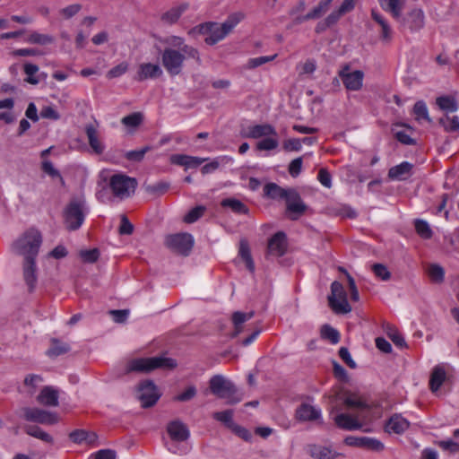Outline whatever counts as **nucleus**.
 Masks as SVG:
<instances>
[{"label": "nucleus", "mask_w": 459, "mask_h": 459, "mask_svg": "<svg viewBox=\"0 0 459 459\" xmlns=\"http://www.w3.org/2000/svg\"><path fill=\"white\" fill-rule=\"evenodd\" d=\"M40 231L30 228L21 233L10 245V251L22 258V277L30 292L34 291L38 283L37 258L42 246Z\"/></svg>", "instance_id": "nucleus-1"}, {"label": "nucleus", "mask_w": 459, "mask_h": 459, "mask_svg": "<svg viewBox=\"0 0 459 459\" xmlns=\"http://www.w3.org/2000/svg\"><path fill=\"white\" fill-rule=\"evenodd\" d=\"M166 45L161 54V63L170 76L181 74L185 60L191 58L197 63L201 62L200 54L197 48L185 43L182 37L170 35L162 39Z\"/></svg>", "instance_id": "nucleus-2"}, {"label": "nucleus", "mask_w": 459, "mask_h": 459, "mask_svg": "<svg viewBox=\"0 0 459 459\" xmlns=\"http://www.w3.org/2000/svg\"><path fill=\"white\" fill-rule=\"evenodd\" d=\"M244 18V13L236 12L230 14L222 23L204 22L194 27L188 33L193 37L204 36V42L212 46L224 39Z\"/></svg>", "instance_id": "nucleus-3"}, {"label": "nucleus", "mask_w": 459, "mask_h": 459, "mask_svg": "<svg viewBox=\"0 0 459 459\" xmlns=\"http://www.w3.org/2000/svg\"><path fill=\"white\" fill-rule=\"evenodd\" d=\"M89 209L84 197L72 198L63 210L64 225L68 230H76L83 223Z\"/></svg>", "instance_id": "nucleus-4"}, {"label": "nucleus", "mask_w": 459, "mask_h": 459, "mask_svg": "<svg viewBox=\"0 0 459 459\" xmlns=\"http://www.w3.org/2000/svg\"><path fill=\"white\" fill-rule=\"evenodd\" d=\"M108 186L115 198L124 200L134 193L137 181L124 173H115L108 178Z\"/></svg>", "instance_id": "nucleus-5"}, {"label": "nucleus", "mask_w": 459, "mask_h": 459, "mask_svg": "<svg viewBox=\"0 0 459 459\" xmlns=\"http://www.w3.org/2000/svg\"><path fill=\"white\" fill-rule=\"evenodd\" d=\"M175 361L172 359L163 357L139 358L130 360L126 365L127 372H149L159 368H174Z\"/></svg>", "instance_id": "nucleus-6"}, {"label": "nucleus", "mask_w": 459, "mask_h": 459, "mask_svg": "<svg viewBox=\"0 0 459 459\" xmlns=\"http://www.w3.org/2000/svg\"><path fill=\"white\" fill-rule=\"evenodd\" d=\"M210 389L218 397L227 399L228 403H237L241 400V398L234 397L237 393L236 387L222 376L217 375L211 378Z\"/></svg>", "instance_id": "nucleus-7"}, {"label": "nucleus", "mask_w": 459, "mask_h": 459, "mask_svg": "<svg viewBox=\"0 0 459 459\" xmlns=\"http://www.w3.org/2000/svg\"><path fill=\"white\" fill-rule=\"evenodd\" d=\"M331 308L336 314H347L351 311L346 291L342 283L333 281L331 285V294L328 297Z\"/></svg>", "instance_id": "nucleus-8"}, {"label": "nucleus", "mask_w": 459, "mask_h": 459, "mask_svg": "<svg viewBox=\"0 0 459 459\" xmlns=\"http://www.w3.org/2000/svg\"><path fill=\"white\" fill-rule=\"evenodd\" d=\"M425 13L421 8L414 7L409 10L405 14L401 13L395 21L402 29L408 30L411 32H417L425 26Z\"/></svg>", "instance_id": "nucleus-9"}, {"label": "nucleus", "mask_w": 459, "mask_h": 459, "mask_svg": "<svg viewBox=\"0 0 459 459\" xmlns=\"http://www.w3.org/2000/svg\"><path fill=\"white\" fill-rule=\"evenodd\" d=\"M343 86L349 91H359L363 87L364 72L352 69L350 65H344L338 72Z\"/></svg>", "instance_id": "nucleus-10"}, {"label": "nucleus", "mask_w": 459, "mask_h": 459, "mask_svg": "<svg viewBox=\"0 0 459 459\" xmlns=\"http://www.w3.org/2000/svg\"><path fill=\"white\" fill-rule=\"evenodd\" d=\"M137 396L143 407H151L157 403L160 393L153 382L145 380L139 385Z\"/></svg>", "instance_id": "nucleus-11"}, {"label": "nucleus", "mask_w": 459, "mask_h": 459, "mask_svg": "<svg viewBox=\"0 0 459 459\" xmlns=\"http://www.w3.org/2000/svg\"><path fill=\"white\" fill-rule=\"evenodd\" d=\"M166 245L175 252L187 255L194 245V238L188 233H178L168 236Z\"/></svg>", "instance_id": "nucleus-12"}, {"label": "nucleus", "mask_w": 459, "mask_h": 459, "mask_svg": "<svg viewBox=\"0 0 459 459\" xmlns=\"http://www.w3.org/2000/svg\"><path fill=\"white\" fill-rule=\"evenodd\" d=\"M24 418L29 421L46 425H54L59 420L56 413L37 408L25 409Z\"/></svg>", "instance_id": "nucleus-13"}, {"label": "nucleus", "mask_w": 459, "mask_h": 459, "mask_svg": "<svg viewBox=\"0 0 459 459\" xmlns=\"http://www.w3.org/2000/svg\"><path fill=\"white\" fill-rule=\"evenodd\" d=\"M344 444L349 446L365 448L379 452L384 449V444L377 438L368 437L348 436L344 438Z\"/></svg>", "instance_id": "nucleus-14"}, {"label": "nucleus", "mask_w": 459, "mask_h": 459, "mask_svg": "<svg viewBox=\"0 0 459 459\" xmlns=\"http://www.w3.org/2000/svg\"><path fill=\"white\" fill-rule=\"evenodd\" d=\"M366 415L356 413L355 415L348 413H340L334 417L335 424L343 429L355 430L362 427L361 420H365Z\"/></svg>", "instance_id": "nucleus-15"}, {"label": "nucleus", "mask_w": 459, "mask_h": 459, "mask_svg": "<svg viewBox=\"0 0 459 459\" xmlns=\"http://www.w3.org/2000/svg\"><path fill=\"white\" fill-rule=\"evenodd\" d=\"M287 211L290 213L292 220L298 219L307 210L306 204L301 200L299 195L294 191L290 190L286 198Z\"/></svg>", "instance_id": "nucleus-16"}, {"label": "nucleus", "mask_w": 459, "mask_h": 459, "mask_svg": "<svg viewBox=\"0 0 459 459\" xmlns=\"http://www.w3.org/2000/svg\"><path fill=\"white\" fill-rule=\"evenodd\" d=\"M163 74L160 65L152 63H142L138 66L136 80L143 82L148 79H156Z\"/></svg>", "instance_id": "nucleus-17"}, {"label": "nucleus", "mask_w": 459, "mask_h": 459, "mask_svg": "<svg viewBox=\"0 0 459 459\" xmlns=\"http://www.w3.org/2000/svg\"><path fill=\"white\" fill-rule=\"evenodd\" d=\"M169 437L175 442H183L188 439L190 432L185 423L177 420L169 422L167 426Z\"/></svg>", "instance_id": "nucleus-18"}, {"label": "nucleus", "mask_w": 459, "mask_h": 459, "mask_svg": "<svg viewBox=\"0 0 459 459\" xmlns=\"http://www.w3.org/2000/svg\"><path fill=\"white\" fill-rule=\"evenodd\" d=\"M295 416L299 421H313L321 418V410L311 403H303L297 408Z\"/></svg>", "instance_id": "nucleus-19"}, {"label": "nucleus", "mask_w": 459, "mask_h": 459, "mask_svg": "<svg viewBox=\"0 0 459 459\" xmlns=\"http://www.w3.org/2000/svg\"><path fill=\"white\" fill-rule=\"evenodd\" d=\"M412 169L413 165L411 163L403 161L389 169L388 178L396 181L406 180L411 176Z\"/></svg>", "instance_id": "nucleus-20"}, {"label": "nucleus", "mask_w": 459, "mask_h": 459, "mask_svg": "<svg viewBox=\"0 0 459 459\" xmlns=\"http://www.w3.org/2000/svg\"><path fill=\"white\" fill-rule=\"evenodd\" d=\"M307 453L314 459H336L342 454L334 451L330 446L322 445H310L307 447Z\"/></svg>", "instance_id": "nucleus-21"}, {"label": "nucleus", "mask_w": 459, "mask_h": 459, "mask_svg": "<svg viewBox=\"0 0 459 459\" xmlns=\"http://www.w3.org/2000/svg\"><path fill=\"white\" fill-rule=\"evenodd\" d=\"M410 427V422L401 414H394L385 424V430L388 433L402 434Z\"/></svg>", "instance_id": "nucleus-22"}, {"label": "nucleus", "mask_w": 459, "mask_h": 459, "mask_svg": "<svg viewBox=\"0 0 459 459\" xmlns=\"http://www.w3.org/2000/svg\"><path fill=\"white\" fill-rule=\"evenodd\" d=\"M70 439L79 445L96 446L98 436L95 432H90L84 429H77L70 434Z\"/></svg>", "instance_id": "nucleus-23"}, {"label": "nucleus", "mask_w": 459, "mask_h": 459, "mask_svg": "<svg viewBox=\"0 0 459 459\" xmlns=\"http://www.w3.org/2000/svg\"><path fill=\"white\" fill-rule=\"evenodd\" d=\"M287 247L286 236L283 232H277L269 240L268 250L271 255L281 256Z\"/></svg>", "instance_id": "nucleus-24"}, {"label": "nucleus", "mask_w": 459, "mask_h": 459, "mask_svg": "<svg viewBox=\"0 0 459 459\" xmlns=\"http://www.w3.org/2000/svg\"><path fill=\"white\" fill-rule=\"evenodd\" d=\"M275 128L269 124L255 125L247 127L245 136L247 138H264L272 134H275Z\"/></svg>", "instance_id": "nucleus-25"}, {"label": "nucleus", "mask_w": 459, "mask_h": 459, "mask_svg": "<svg viewBox=\"0 0 459 459\" xmlns=\"http://www.w3.org/2000/svg\"><path fill=\"white\" fill-rule=\"evenodd\" d=\"M86 135L90 147L96 154H101L105 151V144L100 139L99 133L94 126L87 125L85 127Z\"/></svg>", "instance_id": "nucleus-26"}, {"label": "nucleus", "mask_w": 459, "mask_h": 459, "mask_svg": "<svg viewBox=\"0 0 459 459\" xmlns=\"http://www.w3.org/2000/svg\"><path fill=\"white\" fill-rule=\"evenodd\" d=\"M330 3L321 0L318 4L314 7L306 15H298L296 17V24H301L309 20H315L321 17L329 8Z\"/></svg>", "instance_id": "nucleus-27"}, {"label": "nucleus", "mask_w": 459, "mask_h": 459, "mask_svg": "<svg viewBox=\"0 0 459 459\" xmlns=\"http://www.w3.org/2000/svg\"><path fill=\"white\" fill-rule=\"evenodd\" d=\"M23 70L26 75L24 81L32 85L39 84L47 76L44 73L39 74V68L34 64L26 63L23 65Z\"/></svg>", "instance_id": "nucleus-28"}, {"label": "nucleus", "mask_w": 459, "mask_h": 459, "mask_svg": "<svg viewBox=\"0 0 459 459\" xmlns=\"http://www.w3.org/2000/svg\"><path fill=\"white\" fill-rule=\"evenodd\" d=\"M378 2L383 10L390 13L394 20L400 17L405 5V0H378Z\"/></svg>", "instance_id": "nucleus-29"}, {"label": "nucleus", "mask_w": 459, "mask_h": 459, "mask_svg": "<svg viewBox=\"0 0 459 459\" xmlns=\"http://www.w3.org/2000/svg\"><path fill=\"white\" fill-rule=\"evenodd\" d=\"M39 403L47 406H56L58 404V393L51 386L44 387L38 396Z\"/></svg>", "instance_id": "nucleus-30"}, {"label": "nucleus", "mask_w": 459, "mask_h": 459, "mask_svg": "<svg viewBox=\"0 0 459 459\" xmlns=\"http://www.w3.org/2000/svg\"><path fill=\"white\" fill-rule=\"evenodd\" d=\"M446 374L443 366H436L430 375L429 387L433 393L438 391L444 381L446 380Z\"/></svg>", "instance_id": "nucleus-31"}, {"label": "nucleus", "mask_w": 459, "mask_h": 459, "mask_svg": "<svg viewBox=\"0 0 459 459\" xmlns=\"http://www.w3.org/2000/svg\"><path fill=\"white\" fill-rule=\"evenodd\" d=\"M344 404L349 409H357L359 414L366 415L368 408L364 401L355 394H349L344 398Z\"/></svg>", "instance_id": "nucleus-32"}, {"label": "nucleus", "mask_w": 459, "mask_h": 459, "mask_svg": "<svg viewBox=\"0 0 459 459\" xmlns=\"http://www.w3.org/2000/svg\"><path fill=\"white\" fill-rule=\"evenodd\" d=\"M372 19L381 27V39L384 41H390L392 39V29L384 16L376 10L371 12Z\"/></svg>", "instance_id": "nucleus-33"}, {"label": "nucleus", "mask_w": 459, "mask_h": 459, "mask_svg": "<svg viewBox=\"0 0 459 459\" xmlns=\"http://www.w3.org/2000/svg\"><path fill=\"white\" fill-rule=\"evenodd\" d=\"M143 121V115L141 112H134L121 119V123L125 126L128 133L133 134L141 126Z\"/></svg>", "instance_id": "nucleus-34"}, {"label": "nucleus", "mask_w": 459, "mask_h": 459, "mask_svg": "<svg viewBox=\"0 0 459 459\" xmlns=\"http://www.w3.org/2000/svg\"><path fill=\"white\" fill-rule=\"evenodd\" d=\"M436 104L446 113H453L458 109L457 101L451 96H441L437 98Z\"/></svg>", "instance_id": "nucleus-35"}, {"label": "nucleus", "mask_w": 459, "mask_h": 459, "mask_svg": "<svg viewBox=\"0 0 459 459\" xmlns=\"http://www.w3.org/2000/svg\"><path fill=\"white\" fill-rule=\"evenodd\" d=\"M25 41L30 44H39L41 46H46L54 43L55 38L49 34H43L38 31H32L29 34Z\"/></svg>", "instance_id": "nucleus-36"}, {"label": "nucleus", "mask_w": 459, "mask_h": 459, "mask_svg": "<svg viewBox=\"0 0 459 459\" xmlns=\"http://www.w3.org/2000/svg\"><path fill=\"white\" fill-rule=\"evenodd\" d=\"M289 191L274 183L266 184L264 187V195L272 199H285Z\"/></svg>", "instance_id": "nucleus-37"}, {"label": "nucleus", "mask_w": 459, "mask_h": 459, "mask_svg": "<svg viewBox=\"0 0 459 459\" xmlns=\"http://www.w3.org/2000/svg\"><path fill=\"white\" fill-rule=\"evenodd\" d=\"M221 206L230 208L233 212L238 214H247L248 208L240 200L236 198H226L221 201Z\"/></svg>", "instance_id": "nucleus-38"}, {"label": "nucleus", "mask_w": 459, "mask_h": 459, "mask_svg": "<svg viewBox=\"0 0 459 459\" xmlns=\"http://www.w3.org/2000/svg\"><path fill=\"white\" fill-rule=\"evenodd\" d=\"M439 124L444 127L445 131L452 134H459V117L457 116H444L439 119Z\"/></svg>", "instance_id": "nucleus-39"}, {"label": "nucleus", "mask_w": 459, "mask_h": 459, "mask_svg": "<svg viewBox=\"0 0 459 459\" xmlns=\"http://www.w3.org/2000/svg\"><path fill=\"white\" fill-rule=\"evenodd\" d=\"M253 317V313H243V312H235L232 316V322L234 325V335H238L242 332L243 324Z\"/></svg>", "instance_id": "nucleus-40"}, {"label": "nucleus", "mask_w": 459, "mask_h": 459, "mask_svg": "<svg viewBox=\"0 0 459 459\" xmlns=\"http://www.w3.org/2000/svg\"><path fill=\"white\" fill-rule=\"evenodd\" d=\"M279 140L278 134L275 131V134H272L270 136H266L257 142L256 149L259 151H272L278 147Z\"/></svg>", "instance_id": "nucleus-41"}, {"label": "nucleus", "mask_w": 459, "mask_h": 459, "mask_svg": "<svg viewBox=\"0 0 459 459\" xmlns=\"http://www.w3.org/2000/svg\"><path fill=\"white\" fill-rule=\"evenodd\" d=\"M25 432L28 435L39 438L46 443H53V437L38 426H26Z\"/></svg>", "instance_id": "nucleus-42"}, {"label": "nucleus", "mask_w": 459, "mask_h": 459, "mask_svg": "<svg viewBox=\"0 0 459 459\" xmlns=\"http://www.w3.org/2000/svg\"><path fill=\"white\" fill-rule=\"evenodd\" d=\"M427 273L432 282L441 283L444 281L445 271L437 264H429L427 268Z\"/></svg>", "instance_id": "nucleus-43"}, {"label": "nucleus", "mask_w": 459, "mask_h": 459, "mask_svg": "<svg viewBox=\"0 0 459 459\" xmlns=\"http://www.w3.org/2000/svg\"><path fill=\"white\" fill-rule=\"evenodd\" d=\"M413 115L415 116V119L417 121L425 120L427 122H431V119L429 116V109L426 103L422 100L417 101L413 107Z\"/></svg>", "instance_id": "nucleus-44"}, {"label": "nucleus", "mask_w": 459, "mask_h": 459, "mask_svg": "<svg viewBox=\"0 0 459 459\" xmlns=\"http://www.w3.org/2000/svg\"><path fill=\"white\" fill-rule=\"evenodd\" d=\"M414 227L417 234L424 238L429 239L432 237L433 231L429 224L424 220H416L414 221Z\"/></svg>", "instance_id": "nucleus-45"}, {"label": "nucleus", "mask_w": 459, "mask_h": 459, "mask_svg": "<svg viewBox=\"0 0 459 459\" xmlns=\"http://www.w3.org/2000/svg\"><path fill=\"white\" fill-rule=\"evenodd\" d=\"M186 10V5L185 4L173 7L163 14L162 20L169 23H174L179 19Z\"/></svg>", "instance_id": "nucleus-46"}, {"label": "nucleus", "mask_w": 459, "mask_h": 459, "mask_svg": "<svg viewBox=\"0 0 459 459\" xmlns=\"http://www.w3.org/2000/svg\"><path fill=\"white\" fill-rule=\"evenodd\" d=\"M321 337L329 340L331 343L336 344L340 341V333L333 327L325 325L321 328Z\"/></svg>", "instance_id": "nucleus-47"}, {"label": "nucleus", "mask_w": 459, "mask_h": 459, "mask_svg": "<svg viewBox=\"0 0 459 459\" xmlns=\"http://www.w3.org/2000/svg\"><path fill=\"white\" fill-rule=\"evenodd\" d=\"M344 15L339 8L333 10L324 21L323 24H317L316 31H320L324 27H330L336 23L341 17Z\"/></svg>", "instance_id": "nucleus-48"}, {"label": "nucleus", "mask_w": 459, "mask_h": 459, "mask_svg": "<svg viewBox=\"0 0 459 459\" xmlns=\"http://www.w3.org/2000/svg\"><path fill=\"white\" fill-rule=\"evenodd\" d=\"M277 55L274 54L273 56H258V57H253L249 58L245 65V67L247 69H254L262 65H264L268 62L273 61L276 58Z\"/></svg>", "instance_id": "nucleus-49"}, {"label": "nucleus", "mask_w": 459, "mask_h": 459, "mask_svg": "<svg viewBox=\"0 0 459 459\" xmlns=\"http://www.w3.org/2000/svg\"><path fill=\"white\" fill-rule=\"evenodd\" d=\"M39 116L42 118L49 119V120H53V121L59 120L61 117L59 112L52 105L44 106L40 110Z\"/></svg>", "instance_id": "nucleus-50"}, {"label": "nucleus", "mask_w": 459, "mask_h": 459, "mask_svg": "<svg viewBox=\"0 0 459 459\" xmlns=\"http://www.w3.org/2000/svg\"><path fill=\"white\" fill-rule=\"evenodd\" d=\"M205 212V207L203 205H198L192 210H190L184 217V221L186 223H193L196 221L199 218H201Z\"/></svg>", "instance_id": "nucleus-51"}, {"label": "nucleus", "mask_w": 459, "mask_h": 459, "mask_svg": "<svg viewBox=\"0 0 459 459\" xmlns=\"http://www.w3.org/2000/svg\"><path fill=\"white\" fill-rule=\"evenodd\" d=\"M82 9V5L80 4H73L68 6H65L59 10V13L63 16L64 19H71L74 15H76Z\"/></svg>", "instance_id": "nucleus-52"}, {"label": "nucleus", "mask_w": 459, "mask_h": 459, "mask_svg": "<svg viewBox=\"0 0 459 459\" xmlns=\"http://www.w3.org/2000/svg\"><path fill=\"white\" fill-rule=\"evenodd\" d=\"M128 70V64L126 62H122L119 65H116L112 69H110L107 73V77L108 79L117 78L122 76Z\"/></svg>", "instance_id": "nucleus-53"}, {"label": "nucleus", "mask_w": 459, "mask_h": 459, "mask_svg": "<svg viewBox=\"0 0 459 459\" xmlns=\"http://www.w3.org/2000/svg\"><path fill=\"white\" fill-rule=\"evenodd\" d=\"M69 350V347L68 345L65 344V343H62V342H59L57 341H54L52 342V345L50 347V349L48 351V354L49 356H59L61 354H64L65 352H67Z\"/></svg>", "instance_id": "nucleus-54"}, {"label": "nucleus", "mask_w": 459, "mask_h": 459, "mask_svg": "<svg viewBox=\"0 0 459 459\" xmlns=\"http://www.w3.org/2000/svg\"><path fill=\"white\" fill-rule=\"evenodd\" d=\"M42 170L49 175L53 178H58L62 184H64V179L60 174V172L55 169L54 165L48 161L45 160L42 162Z\"/></svg>", "instance_id": "nucleus-55"}, {"label": "nucleus", "mask_w": 459, "mask_h": 459, "mask_svg": "<svg viewBox=\"0 0 459 459\" xmlns=\"http://www.w3.org/2000/svg\"><path fill=\"white\" fill-rule=\"evenodd\" d=\"M239 255H240L241 259L244 261L247 269L248 271H250L251 273H254L255 264H254V262H253V259L251 257L248 248L241 246L240 250H239Z\"/></svg>", "instance_id": "nucleus-56"}, {"label": "nucleus", "mask_w": 459, "mask_h": 459, "mask_svg": "<svg viewBox=\"0 0 459 459\" xmlns=\"http://www.w3.org/2000/svg\"><path fill=\"white\" fill-rule=\"evenodd\" d=\"M151 148L149 146H145L140 150L129 151L126 153V158L129 160L133 161H141L147 152H149Z\"/></svg>", "instance_id": "nucleus-57"}, {"label": "nucleus", "mask_w": 459, "mask_h": 459, "mask_svg": "<svg viewBox=\"0 0 459 459\" xmlns=\"http://www.w3.org/2000/svg\"><path fill=\"white\" fill-rule=\"evenodd\" d=\"M89 459H117V454L112 449H101L92 454Z\"/></svg>", "instance_id": "nucleus-58"}, {"label": "nucleus", "mask_w": 459, "mask_h": 459, "mask_svg": "<svg viewBox=\"0 0 459 459\" xmlns=\"http://www.w3.org/2000/svg\"><path fill=\"white\" fill-rule=\"evenodd\" d=\"M372 269L376 276L383 281L388 280L391 276L387 267L382 264H374Z\"/></svg>", "instance_id": "nucleus-59"}, {"label": "nucleus", "mask_w": 459, "mask_h": 459, "mask_svg": "<svg viewBox=\"0 0 459 459\" xmlns=\"http://www.w3.org/2000/svg\"><path fill=\"white\" fill-rule=\"evenodd\" d=\"M81 258L87 263H94L100 256V252L97 248L91 250H82L80 252Z\"/></svg>", "instance_id": "nucleus-60"}, {"label": "nucleus", "mask_w": 459, "mask_h": 459, "mask_svg": "<svg viewBox=\"0 0 459 459\" xmlns=\"http://www.w3.org/2000/svg\"><path fill=\"white\" fill-rule=\"evenodd\" d=\"M233 411L231 410H226L223 411H218L213 414V418L226 425L232 423Z\"/></svg>", "instance_id": "nucleus-61"}, {"label": "nucleus", "mask_w": 459, "mask_h": 459, "mask_svg": "<svg viewBox=\"0 0 459 459\" xmlns=\"http://www.w3.org/2000/svg\"><path fill=\"white\" fill-rule=\"evenodd\" d=\"M396 139L404 144H412L414 143L413 139L405 130H399L398 126H396L393 129Z\"/></svg>", "instance_id": "nucleus-62"}, {"label": "nucleus", "mask_w": 459, "mask_h": 459, "mask_svg": "<svg viewBox=\"0 0 459 459\" xmlns=\"http://www.w3.org/2000/svg\"><path fill=\"white\" fill-rule=\"evenodd\" d=\"M438 446L443 450L448 451L452 454L459 453V443L455 442L452 439L441 440L438 442Z\"/></svg>", "instance_id": "nucleus-63"}, {"label": "nucleus", "mask_w": 459, "mask_h": 459, "mask_svg": "<svg viewBox=\"0 0 459 459\" xmlns=\"http://www.w3.org/2000/svg\"><path fill=\"white\" fill-rule=\"evenodd\" d=\"M317 179L326 188L332 187V176L325 169H320L317 175Z\"/></svg>", "instance_id": "nucleus-64"}]
</instances>
